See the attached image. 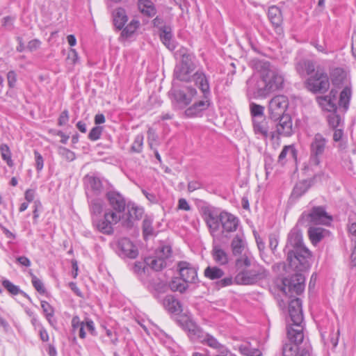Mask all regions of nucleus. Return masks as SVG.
I'll return each mask as SVG.
<instances>
[{
    "label": "nucleus",
    "mask_w": 356,
    "mask_h": 356,
    "mask_svg": "<svg viewBox=\"0 0 356 356\" xmlns=\"http://www.w3.org/2000/svg\"><path fill=\"white\" fill-rule=\"evenodd\" d=\"M289 266L298 271H306L310 267L311 252L302 243V234L298 230H292L288 236L284 248Z\"/></svg>",
    "instance_id": "obj_1"
},
{
    "label": "nucleus",
    "mask_w": 356,
    "mask_h": 356,
    "mask_svg": "<svg viewBox=\"0 0 356 356\" xmlns=\"http://www.w3.org/2000/svg\"><path fill=\"white\" fill-rule=\"evenodd\" d=\"M106 196L111 208L105 211L104 218L95 222V225L99 232L110 235L113 233V225L122 218L126 201L120 193L115 191L107 192Z\"/></svg>",
    "instance_id": "obj_2"
},
{
    "label": "nucleus",
    "mask_w": 356,
    "mask_h": 356,
    "mask_svg": "<svg viewBox=\"0 0 356 356\" xmlns=\"http://www.w3.org/2000/svg\"><path fill=\"white\" fill-rule=\"evenodd\" d=\"M202 217L213 238L216 237L220 226H221L222 232L224 234L235 232L238 225V220L236 216L226 211L218 213L212 207H204Z\"/></svg>",
    "instance_id": "obj_3"
},
{
    "label": "nucleus",
    "mask_w": 356,
    "mask_h": 356,
    "mask_svg": "<svg viewBox=\"0 0 356 356\" xmlns=\"http://www.w3.org/2000/svg\"><path fill=\"white\" fill-rule=\"evenodd\" d=\"M289 314L292 323L287 327V337L291 342L302 343L304 339L303 315L300 298L291 300L289 304Z\"/></svg>",
    "instance_id": "obj_4"
},
{
    "label": "nucleus",
    "mask_w": 356,
    "mask_h": 356,
    "mask_svg": "<svg viewBox=\"0 0 356 356\" xmlns=\"http://www.w3.org/2000/svg\"><path fill=\"white\" fill-rule=\"evenodd\" d=\"M256 68L261 72L269 92H272L283 88L284 77L280 71L272 66L269 62L259 60L255 64Z\"/></svg>",
    "instance_id": "obj_5"
},
{
    "label": "nucleus",
    "mask_w": 356,
    "mask_h": 356,
    "mask_svg": "<svg viewBox=\"0 0 356 356\" xmlns=\"http://www.w3.org/2000/svg\"><path fill=\"white\" fill-rule=\"evenodd\" d=\"M330 79L325 70L317 66L315 73L309 76L305 81L307 90L314 93H325L330 88Z\"/></svg>",
    "instance_id": "obj_6"
},
{
    "label": "nucleus",
    "mask_w": 356,
    "mask_h": 356,
    "mask_svg": "<svg viewBox=\"0 0 356 356\" xmlns=\"http://www.w3.org/2000/svg\"><path fill=\"white\" fill-rule=\"evenodd\" d=\"M327 140L322 134L317 133L314 135L310 144V158L308 168L314 170L321 163V156L327 148Z\"/></svg>",
    "instance_id": "obj_7"
},
{
    "label": "nucleus",
    "mask_w": 356,
    "mask_h": 356,
    "mask_svg": "<svg viewBox=\"0 0 356 356\" xmlns=\"http://www.w3.org/2000/svg\"><path fill=\"white\" fill-rule=\"evenodd\" d=\"M267 276L268 272L264 267L259 265H253L252 268L239 272L235 277L234 281L238 284H254L265 279Z\"/></svg>",
    "instance_id": "obj_8"
},
{
    "label": "nucleus",
    "mask_w": 356,
    "mask_h": 356,
    "mask_svg": "<svg viewBox=\"0 0 356 356\" xmlns=\"http://www.w3.org/2000/svg\"><path fill=\"white\" fill-rule=\"evenodd\" d=\"M247 95L250 98L265 97L270 94L266 81L259 72V74H254L247 82Z\"/></svg>",
    "instance_id": "obj_9"
},
{
    "label": "nucleus",
    "mask_w": 356,
    "mask_h": 356,
    "mask_svg": "<svg viewBox=\"0 0 356 356\" xmlns=\"http://www.w3.org/2000/svg\"><path fill=\"white\" fill-rule=\"evenodd\" d=\"M171 255L172 250L170 246L162 245L155 251L154 256L145 259V264L147 266L156 271L161 270L166 267L167 260Z\"/></svg>",
    "instance_id": "obj_10"
},
{
    "label": "nucleus",
    "mask_w": 356,
    "mask_h": 356,
    "mask_svg": "<svg viewBox=\"0 0 356 356\" xmlns=\"http://www.w3.org/2000/svg\"><path fill=\"white\" fill-rule=\"evenodd\" d=\"M296 270L298 273L295 275L283 279L282 291L286 295H300L305 289V276L301 273L302 271Z\"/></svg>",
    "instance_id": "obj_11"
},
{
    "label": "nucleus",
    "mask_w": 356,
    "mask_h": 356,
    "mask_svg": "<svg viewBox=\"0 0 356 356\" xmlns=\"http://www.w3.org/2000/svg\"><path fill=\"white\" fill-rule=\"evenodd\" d=\"M301 222H308L315 225L330 224L332 218L322 207H314L309 213H303L300 220Z\"/></svg>",
    "instance_id": "obj_12"
},
{
    "label": "nucleus",
    "mask_w": 356,
    "mask_h": 356,
    "mask_svg": "<svg viewBox=\"0 0 356 356\" xmlns=\"http://www.w3.org/2000/svg\"><path fill=\"white\" fill-rule=\"evenodd\" d=\"M271 118L277 120L276 124L278 134L284 136H290L293 134L292 118L288 113H271Z\"/></svg>",
    "instance_id": "obj_13"
},
{
    "label": "nucleus",
    "mask_w": 356,
    "mask_h": 356,
    "mask_svg": "<svg viewBox=\"0 0 356 356\" xmlns=\"http://www.w3.org/2000/svg\"><path fill=\"white\" fill-rule=\"evenodd\" d=\"M179 275L186 283H196L198 281L197 268L187 261H180L177 264Z\"/></svg>",
    "instance_id": "obj_14"
},
{
    "label": "nucleus",
    "mask_w": 356,
    "mask_h": 356,
    "mask_svg": "<svg viewBox=\"0 0 356 356\" xmlns=\"http://www.w3.org/2000/svg\"><path fill=\"white\" fill-rule=\"evenodd\" d=\"M117 252L121 257L134 259L138 256V250L127 238L120 239L117 243Z\"/></svg>",
    "instance_id": "obj_15"
},
{
    "label": "nucleus",
    "mask_w": 356,
    "mask_h": 356,
    "mask_svg": "<svg viewBox=\"0 0 356 356\" xmlns=\"http://www.w3.org/2000/svg\"><path fill=\"white\" fill-rule=\"evenodd\" d=\"M316 68L315 61L310 59L301 58L295 63V69L301 77L313 75Z\"/></svg>",
    "instance_id": "obj_16"
},
{
    "label": "nucleus",
    "mask_w": 356,
    "mask_h": 356,
    "mask_svg": "<svg viewBox=\"0 0 356 356\" xmlns=\"http://www.w3.org/2000/svg\"><path fill=\"white\" fill-rule=\"evenodd\" d=\"M159 38L162 43L170 51L175 49L177 42L173 39L172 29L170 25L159 27Z\"/></svg>",
    "instance_id": "obj_17"
},
{
    "label": "nucleus",
    "mask_w": 356,
    "mask_h": 356,
    "mask_svg": "<svg viewBox=\"0 0 356 356\" xmlns=\"http://www.w3.org/2000/svg\"><path fill=\"white\" fill-rule=\"evenodd\" d=\"M127 218L123 221V225L130 228L134 226V222L142 218L143 209L135 204H128Z\"/></svg>",
    "instance_id": "obj_18"
},
{
    "label": "nucleus",
    "mask_w": 356,
    "mask_h": 356,
    "mask_svg": "<svg viewBox=\"0 0 356 356\" xmlns=\"http://www.w3.org/2000/svg\"><path fill=\"white\" fill-rule=\"evenodd\" d=\"M195 84L204 94V97L211 95L209 80L202 71H197L192 76Z\"/></svg>",
    "instance_id": "obj_19"
},
{
    "label": "nucleus",
    "mask_w": 356,
    "mask_h": 356,
    "mask_svg": "<svg viewBox=\"0 0 356 356\" xmlns=\"http://www.w3.org/2000/svg\"><path fill=\"white\" fill-rule=\"evenodd\" d=\"M216 237L213 238L211 255L213 260L219 265H226L228 260L227 253L221 248L220 245L216 243Z\"/></svg>",
    "instance_id": "obj_20"
},
{
    "label": "nucleus",
    "mask_w": 356,
    "mask_h": 356,
    "mask_svg": "<svg viewBox=\"0 0 356 356\" xmlns=\"http://www.w3.org/2000/svg\"><path fill=\"white\" fill-rule=\"evenodd\" d=\"M113 25L117 30H122L128 21V16L124 8H117L112 13Z\"/></svg>",
    "instance_id": "obj_21"
},
{
    "label": "nucleus",
    "mask_w": 356,
    "mask_h": 356,
    "mask_svg": "<svg viewBox=\"0 0 356 356\" xmlns=\"http://www.w3.org/2000/svg\"><path fill=\"white\" fill-rule=\"evenodd\" d=\"M288 106L289 99L287 97L284 95H277L269 102L268 110L269 111H276L277 110L286 111Z\"/></svg>",
    "instance_id": "obj_22"
},
{
    "label": "nucleus",
    "mask_w": 356,
    "mask_h": 356,
    "mask_svg": "<svg viewBox=\"0 0 356 356\" xmlns=\"http://www.w3.org/2000/svg\"><path fill=\"white\" fill-rule=\"evenodd\" d=\"M175 81H173V88L171 89L170 93L172 95L174 100L179 105L181 108L188 106L191 102V97H188V95L184 91L175 89Z\"/></svg>",
    "instance_id": "obj_23"
},
{
    "label": "nucleus",
    "mask_w": 356,
    "mask_h": 356,
    "mask_svg": "<svg viewBox=\"0 0 356 356\" xmlns=\"http://www.w3.org/2000/svg\"><path fill=\"white\" fill-rule=\"evenodd\" d=\"M268 17L271 24L278 29V31H282L281 25L283 19L281 10L276 6L270 7Z\"/></svg>",
    "instance_id": "obj_24"
},
{
    "label": "nucleus",
    "mask_w": 356,
    "mask_h": 356,
    "mask_svg": "<svg viewBox=\"0 0 356 356\" xmlns=\"http://www.w3.org/2000/svg\"><path fill=\"white\" fill-rule=\"evenodd\" d=\"M163 305L165 309L170 313L178 314L182 312L180 302L171 295L165 297Z\"/></svg>",
    "instance_id": "obj_25"
},
{
    "label": "nucleus",
    "mask_w": 356,
    "mask_h": 356,
    "mask_svg": "<svg viewBox=\"0 0 356 356\" xmlns=\"http://www.w3.org/2000/svg\"><path fill=\"white\" fill-rule=\"evenodd\" d=\"M328 233L327 230L321 227H311L308 230L309 239L314 245L319 243Z\"/></svg>",
    "instance_id": "obj_26"
},
{
    "label": "nucleus",
    "mask_w": 356,
    "mask_h": 356,
    "mask_svg": "<svg viewBox=\"0 0 356 356\" xmlns=\"http://www.w3.org/2000/svg\"><path fill=\"white\" fill-rule=\"evenodd\" d=\"M192 72L180 65H177L173 73L174 80L177 79L180 81L189 82L191 80V74Z\"/></svg>",
    "instance_id": "obj_27"
},
{
    "label": "nucleus",
    "mask_w": 356,
    "mask_h": 356,
    "mask_svg": "<svg viewBox=\"0 0 356 356\" xmlns=\"http://www.w3.org/2000/svg\"><path fill=\"white\" fill-rule=\"evenodd\" d=\"M138 6L140 11L147 17L156 15V10L151 0H138Z\"/></svg>",
    "instance_id": "obj_28"
},
{
    "label": "nucleus",
    "mask_w": 356,
    "mask_h": 356,
    "mask_svg": "<svg viewBox=\"0 0 356 356\" xmlns=\"http://www.w3.org/2000/svg\"><path fill=\"white\" fill-rule=\"evenodd\" d=\"M85 181L88 189L91 190L95 194L98 195L102 192L103 186L99 178L87 175Z\"/></svg>",
    "instance_id": "obj_29"
},
{
    "label": "nucleus",
    "mask_w": 356,
    "mask_h": 356,
    "mask_svg": "<svg viewBox=\"0 0 356 356\" xmlns=\"http://www.w3.org/2000/svg\"><path fill=\"white\" fill-rule=\"evenodd\" d=\"M287 155L293 159L296 157V150L293 145H286L283 147L281 153L278 156L277 162L281 165H283L285 163V159Z\"/></svg>",
    "instance_id": "obj_30"
},
{
    "label": "nucleus",
    "mask_w": 356,
    "mask_h": 356,
    "mask_svg": "<svg viewBox=\"0 0 356 356\" xmlns=\"http://www.w3.org/2000/svg\"><path fill=\"white\" fill-rule=\"evenodd\" d=\"M231 248L234 256L241 255L245 248L243 238L240 236L236 235L232 241Z\"/></svg>",
    "instance_id": "obj_31"
},
{
    "label": "nucleus",
    "mask_w": 356,
    "mask_h": 356,
    "mask_svg": "<svg viewBox=\"0 0 356 356\" xmlns=\"http://www.w3.org/2000/svg\"><path fill=\"white\" fill-rule=\"evenodd\" d=\"M204 276L209 280H217L222 277L223 270L217 266H208L204 272Z\"/></svg>",
    "instance_id": "obj_32"
},
{
    "label": "nucleus",
    "mask_w": 356,
    "mask_h": 356,
    "mask_svg": "<svg viewBox=\"0 0 356 356\" xmlns=\"http://www.w3.org/2000/svg\"><path fill=\"white\" fill-rule=\"evenodd\" d=\"M351 97V89L348 86H346L340 93L339 105L344 110L348 108L349 102Z\"/></svg>",
    "instance_id": "obj_33"
},
{
    "label": "nucleus",
    "mask_w": 356,
    "mask_h": 356,
    "mask_svg": "<svg viewBox=\"0 0 356 356\" xmlns=\"http://www.w3.org/2000/svg\"><path fill=\"white\" fill-rule=\"evenodd\" d=\"M139 21L132 19L126 26L121 30V37L124 38H130L139 26Z\"/></svg>",
    "instance_id": "obj_34"
},
{
    "label": "nucleus",
    "mask_w": 356,
    "mask_h": 356,
    "mask_svg": "<svg viewBox=\"0 0 356 356\" xmlns=\"http://www.w3.org/2000/svg\"><path fill=\"white\" fill-rule=\"evenodd\" d=\"M239 352L244 356H261L259 349L253 348L250 343L241 344L238 347Z\"/></svg>",
    "instance_id": "obj_35"
},
{
    "label": "nucleus",
    "mask_w": 356,
    "mask_h": 356,
    "mask_svg": "<svg viewBox=\"0 0 356 356\" xmlns=\"http://www.w3.org/2000/svg\"><path fill=\"white\" fill-rule=\"evenodd\" d=\"M327 122L330 127L336 129L343 127V118L338 113H331L327 116Z\"/></svg>",
    "instance_id": "obj_36"
},
{
    "label": "nucleus",
    "mask_w": 356,
    "mask_h": 356,
    "mask_svg": "<svg viewBox=\"0 0 356 356\" xmlns=\"http://www.w3.org/2000/svg\"><path fill=\"white\" fill-rule=\"evenodd\" d=\"M169 286L173 291L183 293L187 289L188 284L182 279L175 277L170 281Z\"/></svg>",
    "instance_id": "obj_37"
},
{
    "label": "nucleus",
    "mask_w": 356,
    "mask_h": 356,
    "mask_svg": "<svg viewBox=\"0 0 356 356\" xmlns=\"http://www.w3.org/2000/svg\"><path fill=\"white\" fill-rule=\"evenodd\" d=\"M345 78V72L341 68L334 69L331 74L332 82L334 86L342 84Z\"/></svg>",
    "instance_id": "obj_38"
},
{
    "label": "nucleus",
    "mask_w": 356,
    "mask_h": 356,
    "mask_svg": "<svg viewBox=\"0 0 356 356\" xmlns=\"http://www.w3.org/2000/svg\"><path fill=\"white\" fill-rule=\"evenodd\" d=\"M209 97L210 95H207V97L203 96V99L195 102L189 110L193 108L195 111H204L208 109L211 104Z\"/></svg>",
    "instance_id": "obj_39"
},
{
    "label": "nucleus",
    "mask_w": 356,
    "mask_h": 356,
    "mask_svg": "<svg viewBox=\"0 0 356 356\" xmlns=\"http://www.w3.org/2000/svg\"><path fill=\"white\" fill-rule=\"evenodd\" d=\"M293 345L292 343H285L282 348V355L283 356H296L298 355V350H302V348H298L297 346L300 343H295Z\"/></svg>",
    "instance_id": "obj_40"
},
{
    "label": "nucleus",
    "mask_w": 356,
    "mask_h": 356,
    "mask_svg": "<svg viewBox=\"0 0 356 356\" xmlns=\"http://www.w3.org/2000/svg\"><path fill=\"white\" fill-rule=\"evenodd\" d=\"M193 59L194 56L191 54H183L181 63L179 65L186 67L189 70L193 71L195 69V65L194 63Z\"/></svg>",
    "instance_id": "obj_41"
},
{
    "label": "nucleus",
    "mask_w": 356,
    "mask_h": 356,
    "mask_svg": "<svg viewBox=\"0 0 356 356\" xmlns=\"http://www.w3.org/2000/svg\"><path fill=\"white\" fill-rule=\"evenodd\" d=\"M1 155L8 166L12 167L13 165V160L11 159V153L8 146L6 144H2L0 146Z\"/></svg>",
    "instance_id": "obj_42"
},
{
    "label": "nucleus",
    "mask_w": 356,
    "mask_h": 356,
    "mask_svg": "<svg viewBox=\"0 0 356 356\" xmlns=\"http://www.w3.org/2000/svg\"><path fill=\"white\" fill-rule=\"evenodd\" d=\"M143 232L145 238L154 234V229L152 227V219L145 218L143 222Z\"/></svg>",
    "instance_id": "obj_43"
},
{
    "label": "nucleus",
    "mask_w": 356,
    "mask_h": 356,
    "mask_svg": "<svg viewBox=\"0 0 356 356\" xmlns=\"http://www.w3.org/2000/svg\"><path fill=\"white\" fill-rule=\"evenodd\" d=\"M317 102L323 107L329 106L330 107L333 108L332 111H336V105L334 103L333 100L331 99L330 96H321L316 98Z\"/></svg>",
    "instance_id": "obj_44"
},
{
    "label": "nucleus",
    "mask_w": 356,
    "mask_h": 356,
    "mask_svg": "<svg viewBox=\"0 0 356 356\" xmlns=\"http://www.w3.org/2000/svg\"><path fill=\"white\" fill-rule=\"evenodd\" d=\"M103 209V202L99 199H95L90 202V209L93 214H99Z\"/></svg>",
    "instance_id": "obj_45"
},
{
    "label": "nucleus",
    "mask_w": 356,
    "mask_h": 356,
    "mask_svg": "<svg viewBox=\"0 0 356 356\" xmlns=\"http://www.w3.org/2000/svg\"><path fill=\"white\" fill-rule=\"evenodd\" d=\"M41 307L46 316L47 321L49 323L52 324L51 318L53 317L54 312L53 307L47 301L41 302Z\"/></svg>",
    "instance_id": "obj_46"
},
{
    "label": "nucleus",
    "mask_w": 356,
    "mask_h": 356,
    "mask_svg": "<svg viewBox=\"0 0 356 356\" xmlns=\"http://www.w3.org/2000/svg\"><path fill=\"white\" fill-rule=\"evenodd\" d=\"M143 136L141 134L137 135L131 145V150L134 152L139 153L142 151L143 145Z\"/></svg>",
    "instance_id": "obj_47"
},
{
    "label": "nucleus",
    "mask_w": 356,
    "mask_h": 356,
    "mask_svg": "<svg viewBox=\"0 0 356 356\" xmlns=\"http://www.w3.org/2000/svg\"><path fill=\"white\" fill-rule=\"evenodd\" d=\"M2 285L5 289H6L12 295H17L19 293H22L20 291L19 288L13 284L11 282L8 280H5L2 282Z\"/></svg>",
    "instance_id": "obj_48"
},
{
    "label": "nucleus",
    "mask_w": 356,
    "mask_h": 356,
    "mask_svg": "<svg viewBox=\"0 0 356 356\" xmlns=\"http://www.w3.org/2000/svg\"><path fill=\"white\" fill-rule=\"evenodd\" d=\"M339 335V330H337L336 333H332V335L327 339H325L324 334H321L322 339L325 345L331 343L333 348H335L338 344Z\"/></svg>",
    "instance_id": "obj_49"
},
{
    "label": "nucleus",
    "mask_w": 356,
    "mask_h": 356,
    "mask_svg": "<svg viewBox=\"0 0 356 356\" xmlns=\"http://www.w3.org/2000/svg\"><path fill=\"white\" fill-rule=\"evenodd\" d=\"M158 136L155 133V131L149 128L147 131V139L148 143L151 149H153L154 146L157 145Z\"/></svg>",
    "instance_id": "obj_50"
},
{
    "label": "nucleus",
    "mask_w": 356,
    "mask_h": 356,
    "mask_svg": "<svg viewBox=\"0 0 356 356\" xmlns=\"http://www.w3.org/2000/svg\"><path fill=\"white\" fill-rule=\"evenodd\" d=\"M102 127L97 126L93 127L88 134L89 139L93 141L98 140L102 135Z\"/></svg>",
    "instance_id": "obj_51"
},
{
    "label": "nucleus",
    "mask_w": 356,
    "mask_h": 356,
    "mask_svg": "<svg viewBox=\"0 0 356 356\" xmlns=\"http://www.w3.org/2000/svg\"><path fill=\"white\" fill-rule=\"evenodd\" d=\"M236 266L238 268L249 267L251 266L250 259L244 254L236 260Z\"/></svg>",
    "instance_id": "obj_52"
},
{
    "label": "nucleus",
    "mask_w": 356,
    "mask_h": 356,
    "mask_svg": "<svg viewBox=\"0 0 356 356\" xmlns=\"http://www.w3.org/2000/svg\"><path fill=\"white\" fill-rule=\"evenodd\" d=\"M254 130L256 134H260L264 137L268 136V128L266 125V122L254 124Z\"/></svg>",
    "instance_id": "obj_53"
},
{
    "label": "nucleus",
    "mask_w": 356,
    "mask_h": 356,
    "mask_svg": "<svg viewBox=\"0 0 356 356\" xmlns=\"http://www.w3.org/2000/svg\"><path fill=\"white\" fill-rule=\"evenodd\" d=\"M204 340L209 346L217 349L218 350H219L221 348L225 347L212 336L208 335Z\"/></svg>",
    "instance_id": "obj_54"
},
{
    "label": "nucleus",
    "mask_w": 356,
    "mask_h": 356,
    "mask_svg": "<svg viewBox=\"0 0 356 356\" xmlns=\"http://www.w3.org/2000/svg\"><path fill=\"white\" fill-rule=\"evenodd\" d=\"M31 282L35 289L40 293L45 292L44 287L41 280H40L35 275L31 274Z\"/></svg>",
    "instance_id": "obj_55"
},
{
    "label": "nucleus",
    "mask_w": 356,
    "mask_h": 356,
    "mask_svg": "<svg viewBox=\"0 0 356 356\" xmlns=\"http://www.w3.org/2000/svg\"><path fill=\"white\" fill-rule=\"evenodd\" d=\"M78 58L79 57L76 51L74 49H70L67 56V62L71 65H74L76 63Z\"/></svg>",
    "instance_id": "obj_56"
},
{
    "label": "nucleus",
    "mask_w": 356,
    "mask_h": 356,
    "mask_svg": "<svg viewBox=\"0 0 356 356\" xmlns=\"http://www.w3.org/2000/svg\"><path fill=\"white\" fill-rule=\"evenodd\" d=\"M35 159V167L38 171H40L43 168L44 161L42 155L37 151L34 152Z\"/></svg>",
    "instance_id": "obj_57"
},
{
    "label": "nucleus",
    "mask_w": 356,
    "mask_h": 356,
    "mask_svg": "<svg viewBox=\"0 0 356 356\" xmlns=\"http://www.w3.org/2000/svg\"><path fill=\"white\" fill-rule=\"evenodd\" d=\"M278 235L275 233L269 235V247L273 251H275L278 245Z\"/></svg>",
    "instance_id": "obj_58"
},
{
    "label": "nucleus",
    "mask_w": 356,
    "mask_h": 356,
    "mask_svg": "<svg viewBox=\"0 0 356 356\" xmlns=\"http://www.w3.org/2000/svg\"><path fill=\"white\" fill-rule=\"evenodd\" d=\"M253 125L266 122L264 113H252Z\"/></svg>",
    "instance_id": "obj_59"
},
{
    "label": "nucleus",
    "mask_w": 356,
    "mask_h": 356,
    "mask_svg": "<svg viewBox=\"0 0 356 356\" xmlns=\"http://www.w3.org/2000/svg\"><path fill=\"white\" fill-rule=\"evenodd\" d=\"M7 79L10 88H14L17 81V76L14 71H10L7 74Z\"/></svg>",
    "instance_id": "obj_60"
},
{
    "label": "nucleus",
    "mask_w": 356,
    "mask_h": 356,
    "mask_svg": "<svg viewBox=\"0 0 356 356\" xmlns=\"http://www.w3.org/2000/svg\"><path fill=\"white\" fill-rule=\"evenodd\" d=\"M40 44H41V42L39 40H38V39L32 40L29 42V43L27 44V49L30 51H35L39 48Z\"/></svg>",
    "instance_id": "obj_61"
},
{
    "label": "nucleus",
    "mask_w": 356,
    "mask_h": 356,
    "mask_svg": "<svg viewBox=\"0 0 356 356\" xmlns=\"http://www.w3.org/2000/svg\"><path fill=\"white\" fill-rule=\"evenodd\" d=\"M306 191L305 184L300 183L297 184L293 189V194L296 196L302 195Z\"/></svg>",
    "instance_id": "obj_62"
},
{
    "label": "nucleus",
    "mask_w": 356,
    "mask_h": 356,
    "mask_svg": "<svg viewBox=\"0 0 356 356\" xmlns=\"http://www.w3.org/2000/svg\"><path fill=\"white\" fill-rule=\"evenodd\" d=\"M273 159L270 156H266L265 157V170L266 175H268L270 172L273 170Z\"/></svg>",
    "instance_id": "obj_63"
},
{
    "label": "nucleus",
    "mask_w": 356,
    "mask_h": 356,
    "mask_svg": "<svg viewBox=\"0 0 356 356\" xmlns=\"http://www.w3.org/2000/svg\"><path fill=\"white\" fill-rule=\"evenodd\" d=\"M348 231L349 235L352 237V239L355 237V241H356V222H353L348 225Z\"/></svg>",
    "instance_id": "obj_64"
}]
</instances>
